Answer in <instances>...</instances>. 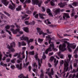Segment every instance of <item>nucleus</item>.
Segmentation results:
<instances>
[{"mask_svg": "<svg viewBox=\"0 0 78 78\" xmlns=\"http://www.w3.org/2000/svg\"><path fill=\"white\" fill-rule=\"evenodd\" d=\"M32 3L33 5L38 4L39 7H41L42 3L41 2L39 3V0H32Z\"/></svg>", "mask_w": 78, "mask_h": 78, "instance_id": "6e6552de", "label": "nucleus"}, {"mask_svg": "<svg viewBox=\"0 0 78 78\" xmlns=\"http://www.w3.org/2000/svg\"><path fill=\"white\" fill-rule=\"evenodd\" d=\"M60 62V66H62V65H63V64H64V60H62Z\"/></svg>", "mask_w": 78, "mask_h": 78, "instance_id": "c756f323", "label": "nucleus"}, {"mask_svg": "<svg viewBox=\"0 0 78 78\" xmlns=\"http://www.w3.org/2000/svg\"><path fill=\"white\" fill-rule=\"evenodd\" d=\"M51 39H52V38H51V37H50V35L49 36V44H50V47H49V51H51V48L52 47V49L54 50V51H58V49L56 48H54V44L53 43V42H51Z\"/></svg>", "mask_w": 78, "mask_h": 78, "instance_id": "7ed1b4c3", "label": "nucleus"}, {"mask_svg": "<svg viewBox=\"0 0 78 78\" xmlns=\"http://www.w3.org/2000/svg\"><path fill=\"white\" fill-rule=\"evenodd\" d=\"M54 59V57L51 56L50 59V61H53Z\"/></svg>", "mask_w": 78, "mask_h": 78, "instance_id": "a19ab883", "label": "nucleus"}, {"mask_svg": "<svg viewBox=\"0 0 78 78\" xmlns=\"http://www.w3.org/2000/svg\"><path fill=\"white\" fill-rule=\"evenodd\" d=\"M28 21H25V23L26 24V25H30V24L28 23Z\"/></svg>", "mask_w": 78, "mask_h": 78, "instance_id": "e2e57ef3", "label": "nucleus"}, {"mask_svg": "<svg viewBox=\"0 0 78 78\" xmlns=\"http://www.w3.org/2000/svg\"><path fill=\"white\" fill-rule=\"evenodd\" d=\"M24 8L25 9L26 8L27 9H28V8L27 7V5L26 4H25L24 5Z\"/></svg>", "mask_w": 78, "mask_h": 78, "instance_id": "69168bd1", "label": "nucleus"}, {"mask_svg": "<svg viewBox=\"0 0 78 78\" xmlns=\"http://www.w3.org/2000/svg\"><path fill=\"white\" fill-rule=\"evenodd\" d=\"M59 56L60 58H61V59H63V58H64V55H63V54H62L61 55H60Z\"/></svg>", "mask_w": 78, "mask_h": 78, "instance_id": "052dcab7", "label": "nucleus"}, {"mask_svg": "<svg viewBox=\"0 0 78 78\" xmlns=\"http://www.w3.org/2000/svg\"><path fill=\"white\" fill-rule=\"evenodd\" d=\"M39 16L40 19H44V17L43 16H45V15L43 13H39Z\"/></svg>", "mask_w": 78, "mask_h": 78, "instance_id": "dca6fc26", "label": "nucleus"}, {"mask_svg": "<svg viewBox=\"0 0 78 78\" xmlns=\"http://www.w3.org/2000/svg\"><path fill=\"white\" fill-rule=\"evenodd\" d=\"M68 57L69 59V60L70 61V59L71 58V57H72V55H68Z\"/></svg>", "mask_w": 78, "mask_h": 78, "instance_id": "13d9d810", "label": "nucleus"}, {"mask_svg": "<svg viewBox=\"0 0 78 78\" xmlns=\"http://www.w3.org/2000/svg\"><path fill=\"white\" fill-rule=\"evenodd\" d=\"M49 27H51V28H54V27H55L56 26L55 25H49Z\"/></svg>", "mask_w": 78, "mask_h": 78, "instance_id": "58836bf2", "label": "nucleus"}, {"mask_svg": "<svg viewBox=\"0 0 78 78\" xmlns=\"http://www.w3.org/2000/svg\"><path fill=\"white\" fill-rule=\"evenodd\" d=\"M58 60H57L56 62L55 63V64L54 65L55 67H56V66H57V65L58 63Z\"/></svg>", "mask_w": 78, "mask_h": 78, "instance_id": "4d7b16f0", "label": "nucleus"}, {"mask_svg": "<svg viewBox=\"0 0 78 78\" xmlns=\"http://www.w3.org/2000/svg\"><path fill=\"white\" fill-rule=\"evenodd\" d=\"M51 11L50 9H49V16H50L51 17H53V15L52 14V13L50 12Z\"/></svg>", "mask_w": 78, "mask_h": 78, "instance_id": "473e14b6", "label": "nucleus"}, {"mask_svg": "<svg viewBox=\"0 0 78 78\" xmlns=\"http://www.w3.org/2000/svg\"><path fill=\"white\" fill-rule=\"evenodd\" d=\"M42 12H45V8L44 7H42Z\"/></svg>", "mask_w": 78, "mask_h": 78, "instance_id": "de8ad7c7", "label": "nucleus"}, {"mask_svg": "<svg viewBox=\"0 0 78 78\" xmlns=\"http://www.w3.org/2000/svg\"><path fill=\"white\" fill-rule=\"evenodd\" d=\"M76 74H73V75H72V78H74L75 77V76H76Z\"/></svg>", "mask_w": 78, "mask_h": 78, "instance_id": "774afa93", "label": "nucleus"}, {"mask_svg": "<svg viewBox=\"0 0 78 78\" xmlns=\"http://www.w3.org/2000/svg\"><path fill=\"white\" fill-rule=\"evenodd\" d=\"M44 23L47 25L49 24V20L47 19L44 21Z\"/></svg>", "mask_w": 78, "mask_h": 78, "instance_id": "a878e982", "label": "nucleus"}, {"mask_svg": "<svg viewBox=\"0 0 78 78\" xmlns=\"http://www.w3.org/2000/svg\"><path fill=\"white\" fill-rule=\"evenodd\" d=\"M6 32H7V33H8L9 34H10L11 36H12V34H11V32L7 30V29L6 30Z\"/></svg>", "mask_w": 78, "mask_h": 78, "instance_id": "49530a36", "label": "nucleus"}, {"mask_svg": "<svg viewBox=\"0 0 78 78\" xmlns=\"http://www.w3.org/2000/svg\"><path fill=\"white\" fill-rule=\"evenodd\" d=\"M26 13L28 14H31V11L28 10L26 12Z\"/></svg>", "mask_w": 78, "mask_h": 78, "instance_id": "a18cd8bd", "label": "nucleus"}, {"mask_svg": "<svg viewBox=\"0 0 78 78\" xmlns=\"http://www.w3.org/2000/svg\"><path fill=\"white\" fill-rule=\"evenodd\" d=\"M41 74L40 75V78H43V77H44V71H43V70H41Z\"/></svg>", "mask_w": 78, "mask_h": 78, "instance_id": "a211bd4d", "label": "nucleus"}, {"mask_svg": "<svg viewBox=\"0 0 78 78\" xmlns=\"http://www.w3.org/2000/svg\"><path fill=\"white\" fill-rule=\"evenodd\" d=\"M53 55V52H51L49 53V56H51V55Z\"/></svg>", "mask_w": 78, "mask_h": 78, "instance_id": "338daca9", "label": "nucleus"}, {"mask_svg": "<svg viewBox=\"0 0 78 78\" xmlns=\"http://www.w3.org/2000/svg\"><path fill=\"white\" fill-rule=\"evenodd\" d=\"M37 32L39 33V34L41 35V34H42L43 37H44L45 36V35H47V33H44L41 30V29L39 28H37Z\"/></svg>", "mask_w": 78, "mask_h": 78, "instance_id": "0eeeda50", "label": "nucleus"}, {"mask_svg": "<svg viewBox=\"0 0 78 78\" xmlns=\"http://www.w3.org/2000/svg\"><path fill=\"white\" fill-rule=\"evenodd\" d=\"M75 14V9H72V13L71 15V17H73Z\"/></svg>", "mask_w": 78, "mask_h": 78, "instance_id": "6ab92c4d", "label": "nucleus"}, {"mask_svg": "<svg viewBox=\"0 0 78 78\" xmlns=\"http://www.w3.org/2000/svg\"><path fill=\"white\" fill-rule=\"evenodd\" d=\"M57 36L60 39L63 38V37H61V36L59 34H57Z\"/></svg>", "mask_w": 78, "mask_h": 78, "instance_id": "3c124183", "label": "nucleus"}, {"mask_svg": "<svg viewBox=\"0 0 78 78\" xmlns=\"http://www.w3.org/2000/svg\"><path fill=\"white\" fill-rule=\"evenodd\" d=\"M66 19H68V18H70V16L68 13H64L63 18L64 19H66Z\"/></svg>", "mask_w": 78, "mask_h": 78, "instance_id": "ddd939ff", "label": "nucleus"}, {"mask_svg": "<svg viewBox=\"0 0 78 78\" xmlns=\"http://www.w3.org/2000/svg\"><path fill=\"white\" fill-rule=\"evenodd\" d=\"M31 3L30 0H26L24 2V3L26 4V3Z\"/></svg>", "mask_w": 78, "mask_h": 78, "instance_id": "bb28decb", "label": "nucleus"}, {"mask_svg": "<svg viewBox=\"0 0 78 78\" xmlns=\"http://www.w3.org/2000/svg\"><path fill=\"white\" fill-rule=\"evenodd\" d=\"M46 71H47L46 72V73L48 74V76H49V68H48V69H46Z\"/></svg>", "mask_w": 78, "mask_h": 78, "instance_id": "37998d69", "label": "nucleus"}, {"mask_svg": "<svg viewBox=\"0 0 78 78\" xmlns=\"http://www.w3.org/2000/svg\"><path fill=\"white\" fill-rule=\"evenodd\" d=\"M68 48L69 51V52H71V51H72V49L70 48V47H69L68 46Z\"/></svg>", "mask_w": 78, "mask_h": 78, "instance_id": "8fccbe9b", "label": "nucleus"}, {"mask_svg": "<svg viewBox=\"0 0 78 78\" xmlns=\"http://www.w3.org/2000/svg\"><path fill=\"white\" fill-rule=\"evenodd\" d=\"M33 66L34 67H35L36 69H37V65H36V63L35 62L33 64Z\"/></svg>", "mask_w": 78, "mask_h": 78, "instance_id": "7c9ffc66", "label": "nucleus"}, {"mask_svg": "<svg viewBox=\"0 0 78 78\" xmlns=\"http://www.w3.org/2000/svg\"><path fill=\"white\" fill-rule=\"evenodd\" d=\"M21 40L23 41V40H24V41H26L27 42L28 44H30V42H33L34 41V40L33 39H30L29 40H28V38L27 37H24V35H23L22 37L20 38Z\"/></svg>", "mask_w": 78, "mask_h": 78, "instance_id": "39448f33", "label": "nucleus"}, {"mask_svg": "<svg viewBox=\"0 0 78 78\" xmlns=\"http://www.w3.org/2000/svg\"><path fill=\"white\" fill-rule=\"evenodd\" d=\"M47 13H48V15H49V9H48L46 10Z\"/></svg>", "mask_w": 78, "mask_h": 78, "instance_id": "0e129e2a", "label": "nucleus"}, {"mask_svg": "<svg viewBox=\"0 0 78 78\" xmlns=\"http://www.w3.org/2000/svg\"><path fill=\"white\" fill-rule=\"evenodd\" d=\"M2 54H1V52L0 51V61H2Z\"/></svg>", "mask_w": 78, "mask_h": 78, "instance_id": "864d4df0", "label": "nucleus"}, {"mask_svg": "<svg viewBox=\"0 0 78 78\" xmlns=\"http://www.w3.org/2000/svg\"><path fill=\"white\" fill-rule=\"evenodd\" d=\"M10 67L12 69H14L15 66H14V65H12L10 66Z\"/></svg>", "mask_w": 78, "mask_h": 78, "instance_id": "09e8293b", "label": "nucleus"}, {"mask_svg": "<svg viewBox=\"0 0 78 78\" xmlns=\"http://www.w3.org/2000/svg\"><path fill=\"white\" fill-rule=\"evenodd\" d=\"M28 16V15H24L23 16H22V19H24L26 18V17H27Z\"/></svg>", "mask_w": 78, "mask_h": 78, "instance_id": "2f4dec72", "label": "nucleus"}, {"mask_svg": "<svg viewBox=\"0 0 78 78\" xmlns=\"http://www.w3.org/2000/svg\"><path fill=\"white\" fill-rule=\"evenodd\" d=\"M39 16V15L38 14H36L34 16L35 18L36 19H37L38 18V16Z\"/></svg>", "mask_w": 78, "mask_h": 78, "instance_id": "bf43d9fd", "label": "nucleus"}, {"mask_svg": "<svg viewBox=\"0 0 78 78\" xmlns=\"http://www.w3.org/2000/svg\"><path fill=\"white\" fill-rule=\"evenodd\" d=\"M64 44H63L62 45H60L58 47L59 50L60 51H66V50H67V48H66V44H67L68 47H71V48H73V49H75L76 46V45H73V44H70V43L67 42L66 41H64Z\"/></svg>", "mask_w": 78, "mask_h": 78, "instance_id": "f257e3e1", "label": "nucleus"}, {"mask_svg": "<svg viewBox=\"0 0 78 78\" xmlns=\"http://www.w3.org/2000/svg\"><path fill=\"white\" fill-rule=\"evenodd\" d=\"M11 30L12 32L14 34H17V32H19V31H20V29L17 28L15 30L13 28H11Z\"/></svg>", "mask_w": 78, "mask_h": 78, "instance_id": "1a4fd4ad", "label": "nucleus"}, {"mask_svg": "<svg viewBox=\"0 0 78 78\" xmlns=\"http://www.w3.org/2000/svg\"><path fill=\"white\" fill-rule=\"evenodd\" d=\"M29 64H30V62H27L25 64V63H24V66H23V67H25V68H26V67H27V66H28Z\"/></svg>", "mask_w": 78, "mask_h": 78, "instance_id": "393cba45", "label": "nucleus"}, {"mask_svg": "<svg viewBox=\"0 0 78 78\" xmlns=\"http://www.w3.org/2000/svg\"><path fill=\"white\" fill-rule=\"evenodd\" d=\"M28 69H29V71L30 72H31V67L30 66H29Z\"/></svg>", "mask_w": 78, "mask_h": 78, "instance_id": "680f3d73", "label": "nucleus"}, {"mask_svg": "<svg viewBox=\"0 0 78 78\" xmlns=\"http://www.w3.org/2000/svg\"><path fill=\"white\" fill-rule=\"evenodd\" d=\"M48 51H49V48H48V49H47L45 51V53L47 55L48 54Z\"/></svg>", "mask_w": 78, "mask_h": 78, "instance_id": "c9c22d12", "label": "nucleus"}, {"mask_svg": "<svg viewBox=\"0 0 78 78\" xmlns=\"http://www.w3.org/2000/svg\"><path fill=\"white\" fill-rule=\"evenodd\" d=\"M72 5H73L74 6H77V4L76 3V2H74L73 4H72Z\"/></svg>", "mask_w": 78, "mask_h": 78, "instance_id": "c85d7f7f", "label": "nucleus"}, {"mask_svg": "<svg viewBox=\"0 0 78 78\" xmlns=\"http://www.w3.org/2000/svg\"><path fill=\"white\" fill-rule=\"evenodd\" d=\"M18 44H19V47H21L22 45V42H18Z\"/></svg>", "mask_w": 78, "mask_h": 78, "instance_id": "603ef678", "label": "nucleus"}, {"mask_svg": "<svg viewBox=\"0 0 78 78\" xmlns=\"http://www.w3.org/2000/svg\"><path fill=\"white\" fill-rule=\"evenodd\" d=\"M14 7H13V6L12 5H10L9 7V9H11L12 10H13V9H15Z\"/></svg>", "mask_w": 78, "mask_h": 78, "instance_id": "b1692460", "label": "nucleus"}, {"mask_svg": "<svg viewBox=\"0 0 78 78\" xmlns=\"http://www.w3.org/2000/svg\"><path fill=\"white\" fill-rule=\"evenodd\" d=\"M2 2L3 5H4L6 6H8V5L9 3V1H7V0H2Z\"/></svg>", "mask_w": 78, "mask_h": 78, "instance_id": "9d476101", "label": "nucleus"}, {"mask_svg": "<svg viewBox=\"0 0 78 78\" xmlns=\"http://www.w3.org/2000/svg\"><path fill=\"white\" fill-rule=\"evenodd\" d=\"M21 43H22V46H25V45H27V44H26V43H25L23 41Z\"/></svg>", "mask_w": 78, "mask_h": 78, "instance_id": "ea45409f", "label": "nucleus"}, {"mask_svg": "<svg viewBox=\"0 0 78 78\" xmlns=\"http://www.w3.org/2000/svg\"><path fill=\"white\" fill-rule=\"evenodd\" d=\"M42 58L43 59H45L46 58V56L45 55V52H43V56Z\"/></svg>", "mask_w": 78, "mask_h": 78, "instance_id": "cd10ccee", "label": "nucleus"}, {"mask_svg": "<svg viewBox=\"0 0 78 78\" xmlns=\"http://www.w3.org/2000/svg\"><path fill=\"white\" fill-rule=\"evenodd\" d=\"M15 46H16V43L14 42H12V43H11L10 46H9V44L7 45V48L9 49L11 52H14L15 50L14 48H12V47H15Z\"/></svg>", "mask_w": 78, "mask_h": 78, "instance_id": "20e7f679", "label": "nucleus"}, {"mask_svg": "<svg viewBox=\"0 0 78 78\" xmlns=\"http://www.w3.org/2000/svg\"><path fill=\"white\" fill-rule=\"evenodd\" d=\"M10 28V26L9 25H7L5 27V29H6V30H9Z\"/></svg>", "mask_w": 78, "mask_h": 78, "instance_id": "72a5a7b5", "label": "nucleus"}, {"mask_svg": "<svg viewBox=\"0 0 78 78\" xmlns=\"http://www.w3.org/2000/svg\"><path fill=\"white\" fill-rule=\"evenodd\" d=\"M0 64L2 66H5V67H7V64H4V63H3V62H1Z\"/></svg>", "mask_w": 78, "mask_h": 78, "instance_id": "4be33fe9", "label": "nucleus"}, {"mask_svg": "<svg viewBox=\"0 0 78 78\" xmlns=\"http://www.w3.org/2000/svg\"><path fill=\"white\" fill-rule=\"evenodd\" d=\"M21 8H22V5H19L18 8L16 9V10L17 11H20V10H21Z\"/></svg>", "mask_w": 78, "mask_h": 78, "instance_id": "5701e85b", "label": "nucleus"}, {"mask_svg": "<svg viewBox=\"0 0 78 78\" xmlns=\"http://www.w3.org/2000/svg\"><path fill=\"white\" fill-rule=\"evenodd\" d=\"M54 75V71H53V68H52L51 69V73H49V76L50 77V78H52V75Z\"/></svg>", "mask_w": 78, "mask_h": 78, "instance_id": "2eb2a0df", "label": "nucleus"}, {"mask_svg": "<svg viewBox=\"0 0 78 78\" xmlns=\"http://www.w3.org/2000/svg\"><path fill=\"white\" fill-rule=\"evenodd\" d=\"M14 25H16V28H20V26L18 25L16 23H15Z\"/></svg>", "mask_w": 78, "mask_h": 78, "instance_id": "79ce46f5", "label": "nucleus"}, {"mask_svg": "<svg viewBox=\"0 0 78 78\" xmlns=\"http://www.w3.org/2000/svg\"><path fill=\"white\" fill-rule=\"evenodd\" d=\"M16 58H14L11 61V62H12V63L13 64H14V63H15V61H16Z\"/></svg>", "mask_w": 78, "mask_h": 78, "instance_id": "f704fd0d", "label": "nucleus"}, {"mask_svg": "<svg viewBox=\"0 0 78 78\" xmlns=\"http://www.w3.org/2000/svg\"><path fill=\"white\" fill-rule=\"evenodd\" d=\"M68 70H69V63L65 61L64 63V71L62 73H64L63 76V77H65V75L66 74V72H67Z\"/></svg>", "mask_w": 78, "mask_h": 78, "instance_id": "f03ea898", "label": "nucleus"}, {"mask_svg": "<svg viewBox=\"0 0 78 78\" xmlns=\"http://www.w3.org/2000/svg\"><path fill=\"white\" fill-rule=\"evenodd\" d=\"M28 54L30 55H34V51H30L28 52Z\"/></svg>", "mask_w": 78, "mask_h": 78, "instance_id": "412c9836", "label": "nucleus"}, {"mask_svg": "<svg viewBox=\"0 0 78 78\" xmlns=\"http://www.w3.org/2000/svg\"><path fill=\"white\" fill-rule=\"evenodd\" d=\"M4 14H6V15H7L8 16H10V15L6 12H4Z\"/></svg>", "mask_w": 78, "mask_h": 78, "instance_id": "6e6d98bb", "label": "nucleus"}, {"mask_svg": "<svg viewBox=\"0 0 78 78\" xmlns=\"http://www.w3.org/2000/svg\"><path fill=\"white\" fill-rule=\"evenodd\" d=\"M58 5H59L60 8H63L65 6V5H66V2H65L63 3L60 2L58 4Z\"/></svg>", "mask_w": 78, "mask_h": 78, "instance_id": "f8f14e48", "label": "nucleus"}, {"mask_svg": "<svg viewBox=\"0 0 78 78\" xmlns=\"http://www.w3.org/2000/svg\"><path fill=\"white\" fill-rule=\"evenodd\" d=\"M35 54H36L34 56V58H35L37 61H38L39 66L40 67H41V63L42 64V59H41L40 60L39 58H38V53H37V52H36ZM40 62H41V63H40Z\"/></svg>", "mask_w": 78, "mask_h": 78, "instance_id": "423d86ee", "label": "nucleus"}, {"mask_svg": "<svg viewBox=\"0 0 78 78\" xmlns=\"http://www.w3.org/2000/svg\"><path fill=\"white\" fill-rule=\"evenodd\" d=\"M58 55V56H60L61 55H62V54H61V52L59 51V52L58 54H57Z\"/></svg>", "mask_w": 78, "mask_h": 78, "instance_id": "5fc2aeb1", "label": "nucleus"}, {"mask_svg": "<svg viewBox=\"0 0 78 78\" xmlns=\"http://www.w3.org/2000/svg\"><path fill=\"white\" fill-rule=\"evenodd\" d=\"M23 29L26 33H29V29L28 27H23Z\"/></svg>", "mask_w": 78, "mask_h": 78, "instance_id": "f3484780", "label": "nucleus"}, {"mask_svg": "<svg viewBox=\"0 0 78 78\" xmlns=\"http://www.w3.org/2000/svg\"><path fill=\"white\" fill-rule=\"evenodd\" d=\"M60 12V9H56V10L54 11L55 13V14H58V13H59Z\"/></svg>", "mask_w": 78, "mask_h": 78, "instance_id": "aec40b11", "label": "nucleus"}, {"mask_svg": "<svg viewBox=\"0 0 78 78\" xmlns=\"http://www.w3.org/2000/svg\"><path fill=\"white\" fill-rule=\"evenodd\" d=\"M16 68H18L19 70H22V64L20 63V65L17 64L16 65Z\"/></svg>", "mask_w": 78, "mask_h": 78, "instance_id": "4468645a", "label": "nucleus"}, {"mask_svg": "<svg viewBox=\"0 0 78 78\" xmlns=\"http://www.w3.org/2000/svg\"><path fill=\"white\" fill-rule=\"evenodd\" d=\"M38 41L39 43H41L42 41H43V40L42 39H41L40 38H39L38 39Z\"/></svg>", "mask_w": 78, "mask_h": 78, "instance_id": "c03bdc74", "label": "nucleus"}, {"mask_svg": "<svg viewBox=\"0 0 78 78\" xmlns=\"http://www.w3.org/2000/svg\"><path fill=\"white\" fill-rule=\"evenodd\" d=\"M18 78H28V75H27L26 76H25L23 75L22 73H21L20 75L18 76Z\"/></svg>", "mask_w": 78, "mask_h": 78, "instance_id": "9b49d317", "label": "nucleus"}, {"mask_svg": "<svg viewBox=\"0 0 78 78\" xmlns=\"http://www.w3.org/2000/svg\"><path fill=\"white\" fill-rule=\"evenodd\" d=\"M46 41H48V43H49V35H48V36H46Z\"/></svg>", "mask_w": 78, "mask_h": 78, "instance_id": "e433bc0d", "label": "nucleus"}, {"mask_svg": "<svg viewBox=\"0 0 78 78\" xmlns=\"http://www.w3.org/2000/svg\"><path fill=\"white\" fill-rule=\"evenodd\" d=\"M50 3L51 6H55V3L53 2V1H51L50 2Z\"/></svg>", "mask_w": 78, "mask_h": 78, "instance_id": "4c0bfd02", "label": "nucleus"}]
</instances>
